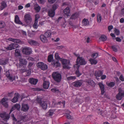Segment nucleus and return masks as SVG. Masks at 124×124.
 <instances>
[{
    "instance_id": "17",
    "label": "nucleus",
    "mask_w": 124,
    "mask_h": 124,
    "mask_svg": "<svg viewBox=\"0 0 124 124\" xmlns=\"http://www.w3.org/2000/svg\"><path fill=\"white\" fill-rule=\"evenodd\" d=\"M20 106L19 104L17 103L16 104L12 107V108L10 110V112H11L16 109L17 110H19L20 108Z\"/></svg>"
},
{
    "instance_id": "22",
    "label": "nucleus",
    "mask_w": 124,
    "mask_h": 124,
    "mask_svg": "<svg viewBox=\"0 0 124 124\" xmlns=\"http://www.w3.org/2000/svg\"><path fill=\"white\" fill-rule=\"evenodd\" d=\"M15 22L16 23L22 24L23 23L19 20V18L17 15H16L15 17Z\"/></svg>"
},
{
    "instance_id": "35",
    "label": "nucleus",
    "mask_w": 124,
    "mask_h": 124,
    "mask_svg": "<svg viewBox=\"0 0 124 124\" xmlns=\"http://www.w3.org/2000/svg\"><path fill=\"white\" fill-rule=\"evenodd\" d=\"M28 42L31 45H37L38 44L37 42L33 40H30Z\"/></svg>"
},
{
    "instance_id": "11",
    "label": "nucleus",
    "mask_w": 124,
    "mask_h": 124,
    "mask_svg": "<svg viewBox=\"0 0 124 124\" xmlns=\"http://www.w3.org/2000/svg\"><path fill=\"white\" fill-rule=\"evenodd\" d=\"M82 84V82L81 80H77L73 82L72 85L74 87H80Z\"/></svg>"
},
{
    "instance_id": "34",
    "label": "nucleus",
    "mask_w": 124,
    "mask_h": 124,
    "mask_svg": "<svg viewBox=\"0 0 124 124\" xmlns=\"http://www.w3.org/2000/svg\"><path fill=\"white\" fill-rule=\"evenodd\" d=\"M80 65H78L77 66V70L76 71V74L77 75V76L78 77H79L81 75V74L79 72V69L80 67Z\"/></svg>"
},
{
    "instance_id": "47",
    "label": "nucleus",
    "mask_w": 124,
    "mask_h": 124,
    "mask_svg": "<svg viewBox=\"0 0 124 124\" xmlns=\"http://www.w3.org/2000/svg\"><path fill=\"white\" fill-rule=\"evenodd\" d=\"M66 116L68 119H73V117L71 116L69 114H66Z\"/></svg>"
},
{
    "instance_id": "62",
    "label": "nucleus",
    "mask_w": 124,
    "mask_h": 124,
    "mask_svg": "<svg viewBox=\"0 0 124 124\" xmlns=\"http://www.w3.org/2000/svg\"><path fill=\"white\" fill-rule=\"evenodd\" d=\"M28 35L31 37H32L34 35V34L33 33H30L28 34Z\"/></svg>"
},
{
    "instance_id": "48",
    "label": "nucleus",
    "mask_w": 124,
    "mask_h": 124,
    "mask_svg": "<svg viewBox=\"0 0 124 124\" xmlns=\"http://www.w3.org/2000/svg\"><path fill=\"white\" fill-rule=\"evenodd\" d=\"M76 78L75 76H70L68 77L67 78L68 80H71L75 79Z\"/></svg>"
},
{
    "instance_id": "41",
    "label": "nucleus",
    "mask_w": 124,
    "mask_h": 124,
    "mask_svg": "<svg viewBox=\"0 0 124 124\" xmlns=\"http://www.w3.org/2000/svg\"><path fill=\"white\" fill-rule=\"evenodd\" d=\"M97 21L100 23L101 22V15L100 14H98L97 15Z\"/></svg>"
},
{
    "instance_id": "61",
    "label": "nucleus",
    "mask_w": 124,
    "mask_h": 124,
    "mask_svg": "<svg viewBox=\"0 0 124 124\" xmlns=\"http://www.w3.org/2000/svg\"><path fill=\"white\" fill-rule=\"evenodd\" d=\"M40 16L39 15H35V21H38V19L39 18Z\"/></svg>"
},
{
    "instance_id": "42",
    "label": "nucleus",
    "mask_w": 124,
    "mask_h": 124,
    "mask_svg": "<svg viewBox=\"0 0 124 124\" xmlns=\"http://www.w3.org/2000/svg\"><path fill=\"white\" fill-rule=\"evenodd\" d=\"M78 16L77 14L76 13L72 15L70 18V19H75L77 18Z\"/></svg>"
},
{
    "instance_id": "37",
    "label": "nucleus",
    "mask_w": 124,
    "mask_h": 124,
    "mask_svg": "<svg viewBox=\"0 0 124 124\" xmlns=\"http://www.w3.org/2000/svg\"><path fill=\"white\" fill-rule=\"evenodd\" d=\"M15 55L16 56H19L20 55V51L19 49H16L15 50Z\"/></svg>"
},
{
    "instance_id": "49",
    "label": "nucleus",
    "mask_w": 124,
    "mask_h": 124,
    "mask_svg": "<svg viewBox=\"0 0 124 124\" xmlns=\"http://www.w3.org/2000/svg\"><path fill=\"white\" fill-rule=\"evenodd\" d=\"M57 8V5L55 4H54L53 6L52 9L54 11L56 10Z\"/></svg>"
},
{
    "instance_id": "29",
    "label": "nucleus",
    "mask_w": 124,
    "mask_h": 124,
    "mask_svg": "<svg viewBox=\"0 0 124 124\" xmlns=\"http://www.w3.org/2000/svg\"><path fill=\"white\" fill-rule=\"evenodd\" d=\"M103 74L102 72L101 71H98L95 72V75L96 77H100Z\"/></svg>"
},
{
    "instance_id": "20",
    "label": "nucleus",
    "mask_w": 124,
    "mask_h": 124,
    "mask_svg": "<svg viewBox=\"0 0 124 124\" xmlns=\"http://www.w3.org/2000/svg\"><path fill=\"white\" fill-rule=\"evenodd\" d=\"M49 82L47 81H44L43 83V86L44 88L47 89H48L49 86Z\"/></svg>"
},
{
    "instance_id": "55",
    "label": "nucleus",
    "mask_w": 124,
    "mask_h": 124,
    "mask_svg": "<svg viewBox=\"0 0 124 124\" xmlns=\"http://www.w3.org/2000/svg\"><path fill=\"white\" fill-rule=\"evenodd\" d=\"M54 111L53 110L50 109L49 110V115L50 116H52L53 115V114L54 112Z\"/></svg>"
},
{
    "instance_id": "4",
    "label": "nucleus",
    "mask_w": 124,
    "mask_h": 124,
    "mask_svg": "<svg viewBox=\"0 0 124 124\" xmlns=\"http://www.w3.org/2000/svg\"><path fill=\"white\" fill-rule=\"evenodd\" d=\"M86 62L84 59L82 57L78 56L77 58L76 62V65H78L80 64V65H85Z\"/></svg>"
},
{
    "instance_id": "60",
    "label": "nucleus",
    "mask_w": 124,
    "mask_h": 124,
    "mask_svg": "<svg viewBox=\"0 0 124 124\" xmlns=\"http://www.w3.org/2000/svg\"><path fill=\"white\" fill-rule=\"evenodd\" d=\"M98 56V54L97 53L93 54L92 55V57L94 58H96Z\"/></svg>"
},
{
    "instance_id": "19",
    "label": "nucleus",
    "mask_w": 124,
    "mask_h": 124,
    "mask_svg": "<svg viewBox=\"0 0 124 124\" xmlns=\"http://www.w3.org/2000/svg\"><path fill=\"white\" fill-rule=\"evenodd\" d=\"M19 61L20 64L24 65H26L27 63V61L25 59L22 58H19Z\"/></svg>"
},
{
    "instance_id": "56",
    "label": "nucleus",
    "mask_w": 124,
    "mask_h": 124,
    "mask_svg": "<svg viewBox=\"0 0 124 124\" xmlns=\"http://www.w3.org/2000/svg\"><path fill=\"white\" fill-rule=\"evenodd\" d=\"M112 48L113 51L115 52H116L117 51V49L114 46H112Z\"/></svg>"
},
{
    "instance_id": "16",
    "label": "nucleus",
    "mask_w": 124,
    "mask_h": 124,
    "mask_svg": "<svg viewBox=\"0 0 124 124\" xmlns=\"http://www.w3.org/2000/svg\"><path fill=\"white\" fill-rule=\"evenodd\" d=\"M51 64L54 67L56 68L60 67L61 65V64L59 62L58 60L56 61H53L52 62Z\"/></svg>"
},
{
    "instance_id": "40",
    "label": "nucleus",
    "mask_w": 124,
    "mask_h": 124,
    "mask_svg": "<svg viewBox=\"0 0 124 124\" xmlns=\"http://www.w3.org/2000/svg\"><path fill=\"white\" fill-rule=\"evenodd\" d=\"M86 82L89 85L91 86H93L94 85V82L92 80H88Z\"/></svg>"
},
{
    "instance_id": "14",
    "label": "nucleus",
    "mask_w": 124,
    "mask_h": 124,
    "mask_svg": "<svg viewBox=\"0 0 124 124\" xmlns=\"http://www.w3.org/2000/svg\"><path fill=\"white\" fill-rule=\"evenodd\" d=\"M55 12L52 9H49L48 11V14L49 16L51 17H53L55 15Z\"/></svg>"
},
{
    "instance_id": "12",
    "label": "nucleus",
    "mask_w": 124,
    "mask_h": 124,
    "mask_svg": "<svg viewBox=\"0 0 124 124\" xmlns=\"http://www.w3.org/2000/svg\"><path fill=\"white\" fill-rule=\"evenodd\" d=\"M22 52L23 54L28 55L31 53V49L29 47H24L23 49Z\"/></svg>"
},
{
    "instance_id": "33",
    "label": "nucleus",
    "mask_w": 124,
    "mask_h": 124,
    "mask_svg": "<svg viewBox=\"0 0 124 124\" xmlns=\"http://www.w3.org/2000/svg\"><path fill=\"white\" fill-rule=\"evenodd\" d=\"M99 40L102 41H105L107 39V37L104 35H102L99 38Z\"/></svg>"
},
{
    "instance_id": "38",
    "label": "nucleus",
    "mask_w": 124,
    "mask_h": 124,
    "mask_svg": "<svg viewBox=\"0 0 124 124\" xmlns=\"http://www.w3.org/2000/svg\"><path fill=\"white\" fill-rule=\"evenodd\" d=\"M51 35V33L50 31H48L46 32L44 34V36L46 37H48L50 36Z\"/></svg>"
},
{
    "instance_id": "26",
    "label": "nucleus",
    "mask_w": 124,
    "mask_h": 124,
    "mask_svg": "<svg viewBox=\"0 0 124 124\" xmlns=\"http://www.w3.org/2000/svg\"><path fill=\"white\" fill-rule=\"evenodd\" d=\"M45 36L43 35H41L40 36V38L41 40L43 42H46L47 41V39Z\"/></svg>"
},
{
    "instance_id": "9",
    "label": "nucleus",
    "mask_w": 124,
    "mask_h": 124,
    "mask_svg": "<svg viewBox=\"0 0 124 124\" xmlns=\"http://www.w3.org/2000/svg\"><path fill=\"white\" fill-rule=\"evenodd\" d=\"M18 46V44L14 43H12L7 46L6 48L8 50H12L16 49Z\"/></svg>"
},
{
    "instance_id": "23",
    "label": "nucleus",
    "mask_w": 124,
    "mask_h": 124,
    "mask_svg": "<svg viewBox=\"0 0 124 124\" xmlns=\"http://www.w3.org/2000/svg\"><path fill=\"white\" fill-rule=\"evenodd\" d=\"M99 85L101 90V94L102 95H103L105 92L104 85L102 83H99Z\"/></svg>"
},
{
    "instance_id": "52",
    "label": "nucleus",
    "mask_w": 124,
    "mask_h": 124,
    "mask_svg": "<svg viewBox=\"0 0 124 124\" xmlns=\"http://www.w3.org/2000/svg\"><path fill=\"white\" fill-rule=\"evenodd\" d=\"M115 33L117 35H118L120 33V32L119 30L115 29L114 30Z\"/></svg>"
},
{
    "instance_id": "36",
    "label": "nucleus",
    "mask_w": 124,
    "mask_h": 124,
    "mask_svg": "<svg viewBox=\"0 0 124 124\" xmlns=\"http://www.w3.org/2000/svg\"><path fill=\"white\" fill-rule=\"evenodd\" d=\"M6 26V24L4 22L2 21H0V29L4 28Z\"/></svg>"
},
{
    "instance_id": "43",
    "label": "nucleus",
    "mask_w": 124,
    "mask_h": 124,
    "mask_svg": "<svg viewBox=\"0 0 124 124\" xmlns=\"http://www.w3.org/2000/svg\"><path fill=\"white\" fill-rule=\"evenodd\" d=\"M34 8L35 10L38 12L39 11L40 9V7L37 5H36V6H34Z\"/></svg>"
},
{
    "instance_id": "2",
    "label": "nucleus",
    "mask_w": 124,
    "mask_h": 124,
    "mask_svg": "<svg viewBox=\"0 0 124 124\" xmlns=\"http://www.w3.org/2000/svg\"><path fill=\"white\" fill-rule=\"evenodd\" d=\"M61 60L63 68L68 69H69L70 68L69 66L71 65V64L69 60L63 59Z\"/></svg>"
},
{
    "instance_id": "27",
    "label": "nucleus",
    "mask_w": 124,
    "mask_h": 124,
    "mask_svg": "<svg viewBox=\"0 0 124 124\" xmlns=\"http://www.w3.org/2000/svg\"><path fill=\"white\" fill-rule=\"evenodd\" d=\"M1 5L0 8V9L1 10H2L7 7V5L6 2L4 1H2L1 3Z\"/></svg>"
},
{
    "instance_id": "50",
    "label": "nucleus",
    "mask_w": 124,
    "mask_h": 124,
    "mask_svg": "<svg viewBox=\"0 0 124 124\" xmlns=\"http://www.w3.org/2000/svg\"><path fill=\"white\" fill-rule=\"evenodd\" d=\"M104 112L102 111H101L100 109L98 110V113L102 116H103L104 115L103 114Z\"/></svg>"
},
{
    "instance_id": "15",
    "label": "nucleus",
    "mask_w": 124,
    "mask_h": 124,
    "mask_svg": "<svg viewBox=\"0 0 124 124\" xmlns=\"http://www.w3.org/2000/svg\"><path fill=\"white\" fill-rule=\"evenodd\" d=\"M70 10L69 7H67L64 10V16L68 17L70 15Z\"/></svg>"
},
{
    "instance_id": "53",
    "label": "nucleus",
    "mask_w": 124,
    "mask_h": 124,
    "mask_svg": "<svg viewBox=\"0 0 124 124\" xmlns=\"http://www.w3.org/2000/svg\"><path fill=\"white\" fill-rule=\"evenodd\" d=\"M111 118H115L116 117V114L115 113H114L112 114L111 116Z\"/></svg>"
},
{
    "instance_id": "46",
    "label": "nucleus",
    "mask_w": 124,
    "mask_h": 124,
    "mask_svg": "<svg viewBox=\"0 0 124 124\" xmlns=\"http://www.w3.org/2000/svg\"><path fill=\"white\" fill-rule=\"evenodd\" d=\"M38 21H35L33 25V27L35 29H37L38 27Z\"/></svg>"
},
{
    "instance_id": "54",
    "label": "nucleus",
    "mask_w": 124,
    "mask_h": 124,
    "mask_svg": "<svg viewBox=\"0 0 124 124\" xmlns=\"http://www.w3.org/2000/svg\"><path fill=\"white\" fill-rule=\"evenodd\" d=\"M51 90L54 92L59 91V90L56 88H54L51 89Z\"/></svg>"
},
{
    "instance_id": "30",
    "label": "nucleus",
    "mask_w": 124,
    "mask_h": 124,
    "mask_svg": "<svg viewBox=\"0 0 124 124\" xmlns=\"http://www.w3.org/2000/svg\"><path fill=\"white\" fill-rule=\"evenodd\" d=\"M43 101H42V99L40 98L37 97V98L35 100V102L37 103H38L40 105V104H41Z\"/></svg>"
},
{
    "instance_id": "58",
    "label": "nucleus",
    "mask_w": 124,
    "mask_h": 124,
    "mask_svg": "<svg viewBox=\"0 0 124 124\" xmlns=\"http://www.w3.org/2000/svg\"><path fill=\"white\" fill-rule=\"evenodd\" d=\"M113 27L112 25L109 26L108 27V31L109 32L113 28Z\"/></svg>"
},
{
    "instance_id": "32",
    "label": "nucleus",
    "mask_w": 124,
    "mask_h": 124,
    "mask_svg": "<svg viewBox=\"0 0 124 124\" xmlns=\"http://www.w3.org/2000/svg\"><path fill=\"white\" fill-rule=\"evenodd\" d=\"M21 120L25 122L29 120L27 116H21Z\"/></svg>"
},
{
    "instance_id": "51",
    "label": "nucleus",
    "mask_w": 124,
    "mask_h": 124,
    "mask_svg": "<svg viewBox=\"0 0 124 124\" xmlns=\"http://www.w3.org/2000/svg\"><path fill=\"white\" fill-rule=\"evenodd\" d=\"M55 58L58 60H61V58H60V57L58 55V53H56L55 55Z\"/></svg>"
},
{
    "instance_id": "7",
    "label": "nucleus",
    "mask_w": 124,
    "mask_h": 124,
    "mask_svg": "<svg viewBox=\"0 0 124 124\" xmlns=\"http://www.w3.org/2000/svg\"><path fill=\"white\" fill-rule=\"evenodd\" d=\"M9 99L6 97H4L1 100L0 102L3 106L6 108H7L8 107V104L7 101Z\"/></svg>"
},
{
    "instance_id": "31",
    "label": "nucleus",
    "mask_w": 124,
    "mask_h": 124,
    "mask_svg": "<svg viewBox=\"0 0 124 124\" xmlns=\"http://www.w3.org/2000/svg\"><path fill=\"white\" fill-rule=\"evenodd\" d=\"M91 64L95 65L97 63V61L94 59L91 58L89 60Z\"/></svg>"
},
{
    "instance_id": "59",
    "label": "nucleus",
    "mask_w": 124,
    "mask_h": 124,
    "mask_svg": "<svg viewBox=\"0 0 124 124\" xmlns=\"http://www.w3.org/2000/svg\"><path fill=\"white\" fill-rule=\"evenodd\" d=\"M61 103H62L63 104V105H64L65 104V102L64 101H62V102L61 101H59L58 102V103H56V104L57 105H60Z\"/></svg>"
},
{
    "instance_id": "57",
    "label": "nucleus",
    "mask_w": 124,
    "mask_h": 124,
    "mask_svg": "<svg viewBox=\"0 0 124 124\" xmlns=\"http://www.w3.org/2000/svg\"><path fill=\"white\" fill-rule=\"evenodd\" d=\"M39 3L43 4L45 2V0H38Z\"/></svg>"
},
{
    "instance_id": "6",
    "label": "nucleus",
    "mask_w": 124,
    "mask_h": 124,
    "mask_svg": "<svg viewBox=\"0 0 124 124\" xmlns=\"http://www.w3.org/2000/svg\"><path fill=\"white\" fill-rule=\"evenodd\" d=\"M37 65L38 67L40 68L42 70H45L47 68V65L41 62L38 63Z\"/></svg>"
},
{
    "instance_id": "10",
    "label": "nucleus",
    "mask_w": 124,
    "mask_h": 124,
    "mask_svg": "<svg viewBox=\"0 0 124 124\" xmlns=\"http://www.w3.org/2000/svg\"><path fill=\"white\" fill-rule=\"evenodd\" d=\"M0 116L5 121H7L9 118V115L8 114H6L5 113H1L0 114Z\"/></svg>"
},
{
    "instance_id": "8",
    "label": "nucleus",
    "mask_w": 124,
    "mask_h": 124,
    "mask_svg": "<svg viewBox=\"0 0 124 124\" xmlns=\"http://www.w3.org/2000/svg\"><path fill=\"white\" fill-rule=\"evenodd\" d=\"M24 20L26 23H29L32 21V18L31 16L28 14L25 15L24 16Z\"/></svg>"
},
{
    "instance_id": "5",
    "label": "nucleus",
    "mask_w": 124,
    "mask_h": 124,
    "mask_svg": "<svg viewBox=\"0 0 124 124\" xmlns=\"http://www.w3.org/2000/svg\"><path fill=\"white\" fill-rule=\"evenodd\" d=\"M6 75L8 79L11 81L14 80L15 77L11 70H8L6 72Z\"/></svg>"
},
{
    "instance_id": "3",
    "label": "nucleus",
    "mask_w": 124,
    "mask_h": 124,
    "mask_svg": "<svg viewBox=\"0 0 124 124\" xmlns=\"http://www.w3.org/2000/svg\"><path fill=\"white\" fill-rule=\"evenodd\" d=\"M118 93L116 95V98L118 100H121L124 96V91L121 88L118 89Z\"/></svg>"
},
{
    "instance_id": "28",
    "label": "nucleus",
    "mask_w": 124,
    "mask_h": 124,
    "mask_svg": "<svg viewBox=\"0 0 124 124\" xmlns=\"http://www.w3.org/2000/svg\"><path fill=\"white\" fill-rule=\"evenodd\" d=\"M8 39L9 41L13 42L16 43H18L20 42V40L19 39H14L11 38H8Z\"/></svg>"
},
{
    "instance_id": "24",
    "label": "nucleus",
    "mask_w": 124,
    "mask_h": 124,
    "mask_svg": "<svg viewBox=\"0 0 124 124\" xmlns=\"http://www.w3.org/2000/svg\"><path fill=\"white\" fill-rule=\"evenodd\" d=\"M40 106L43 108V109L46 110L47 107V104L46 102L44 101L42 102L41 104H40Z\"/></svg>"
},
{
    "instance_id": "44",
    "label": "nucleus",
    "mask_w": 124,
    "mask_h": 124,
    "mask_svg": "<svg viewBox=\"0 0 124 124\" xmlns=\"http://www.w3.org/2000/svg\"><path fill=\"white\" fill-rule=\"evenodd\" d=\"M53 58V56L52 55H50L48 58V62H51Z\"/></svg>"
},
{
    "instance_id": "64",
    "label": "nucleus",
    "mask_w": 124,
    "mask_h": 124,
    "mask_svg": "<svg viewBox=\"0 0 124 124\" xmlns=\"http://www.w3.org/2000/svg\"><path fill=\"white\" fill-rule=\"evenodd\" d=\"M120 79L122 81H124V78L122 75H121L120 77Z\"/></svg>"
},
{
    "instance_id": "18",
    "label": "nucleus",
    "mask_w": 124,
    "mask_h": 124,
    "mask_svg": "<svg viewBox=\"0 0 124 124\" xmlns=\"http://www.w3.org/2000/svg\"><path fill=\"white\" fill-rule=\"evenodd\" d=\"M38 80L37 79H36L33 78H30L29 80V81L30 83L31 84L35 85L37 83Z\"/></svg>"
},
{
    "instance_id": "25",
    "label": "nucleus",
    "mask_w": 124,
    "mask_h": 124,
    "mask_svg": "<svg viewBox=\"0 0 124 124\" xmlns=\"http://www.w3.org/2000/svg\"><path fill=\"white\" fill-rule=\"evenodd\" d=\"M29 109V107L26 104H23L22 108V110L24 111H27Z\"/></svg>"
},
{
    "instance_id": "21",
    "label": "nucleus",
    "mask_w": 124,
    "mask_h": 124,
    "mask_svg": "<svg viewBox=\"0 0 124 124\" xmlns=\"http://www.w3.org/2000/svg\"><path fill=\"white\" fill-rule=\"evenodd\" d=\"M82 23L83 26H88L89 25V22L87 19L85 18L82 21Z\"/></svg>"
},
{
    "instance_id": "1",
    "label": "nucleus",
    "mask_w": 124,
    "mask_h": 124,
    "mask_svg": "<svg viewBox=\"0 0 124 124\" xmlns=\"http://www.w3.org/2000/svg\"><path fill=\"white\" fill-rule=\"evenodd\" d=\"M52 77L54 80L57 83L60 82L62 79L61 74L58 72H53L52 74Z\"/></svg>"
},
{
    "instance_id": "63",
    "label": "nucleus",
    "mask_w": 124,
    "mask_h": 124,
    "mask_svg": "<svg viewBox=\"0 0 124 124\" xmlns=\"http://www.w3.org/2000/svg\"><path fill=\"white\" fill-rule=\"evenodd\" d=\"M13 92H12L11 93H9L8 94V96L11 97L13 95Z\"/></svg>"
},
{
    "instance_id": "13",
    "label": "nucleus",
    "mask_w": 124,
    "mask_h": 124,
    "mask_svg": "<svg viewBox=\"0 0 124 124\" xmlns=\"http://www.w3.org/2000/svg\"><path fill=\"white\" fill-rule=\"evenodd\" d=\"M15 95L14 98L11 100L12 102L13 103H15L18 101V98L20 96L19 94L17 93H15Z\"/></svg>"
},
{
    "instance_id": "45",
    "label": "nucleus",
    "mask_w": 124,
    "mask_h": 124,
    "mask_svg": "<svg viewBox=\"0 0 124 124\" xmlns=\"http://www.w3.org/2000/svg\"><path fill=\"white\" fill-rule=\"evenodd\" d=\"M107 85L109 86L112 87L114 86L115 85V83L114 82H111L110 83H107Z\"/></svg>"
},
{
    "instance_id": "39",
    "label": "nucleus",
    "mask_w": 124,
    "mask_h": 124,
    "mask_svg": "<svg viewBox=\"0 0 124 124\" xmlns=\"http://www.w3.org/2000/svg\"><path fill=\"white\" fill-rule=\"evenodd\" d=\"M7 62V60H2L0 59V64L2 65H4L6 64Z\"/></svg>"
}]
</instances>
